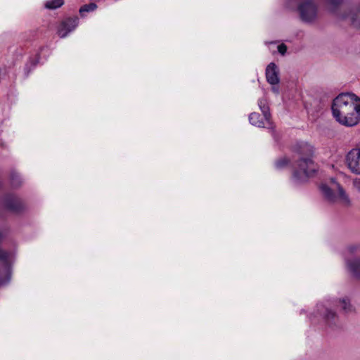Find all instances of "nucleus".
Segmentation results:
<instances>
[{
  "mask_svg": "<svg viewBox=\"0 0 360 360\" xmlns=\"http://www.w3.org/2000/svg\"><path fill=\"white\" fill-rule=\"evenodd\" d=\"M332 112L340 124L354 127L360 122V98L352 93L341 94L333 100Z\"/></svg>",
  "mask_w": 360,
  "mask_h": 360,
  "instance_id": "f257e3e1",
  "label": "nucleus"
},
{
  "mask_svg": "<svg viewBox=\"0 0 360 360\" xmlns=\"http://www.w3.org/2000/svg\"><path fill=\"white\" fill-rule=\"evenodd\" d=\"M294 150L300 157L296 162L292 181L295 185H299L315 176L319 166L314 160L315 148L311 144L301 141L295 145Z\"/></svg>",
  "mask_w": 360,
  "mask_h": 360,
  "instance_id": "f03ea898",
  "label": "nucleus"
},
{
  "mask_svg": "<svg viewBox=\"0 0 360 360\" xmlns=\"http://www.w3.org/2000/svg\"><path fill=\"white\" fill-rule=\"evenodd\" d=\"M320 189L324 197L330 202H339L344 206L350 205V199L343 188L332 178L328 183H323Z\"/></svg>",
  "mask_w": 360,
  "mask_h": 360,
  "instance_id": "7ed1b4c3",
  "label": "nucleus"
},
{
  "mask_svg": "<svg viewBox=\"0 0 360 360\" xmlns=\"http://www.w3.org/2000/svg\"><path fill=\"white\" fill-rule=\"evenodd\" d=\"M321 319L323 323L328 328H334L340 325V319L337 313L330 308L328 303L318 304L311 317V321Z\"/></svg>",
  "mask_w": 360,
  "mask_h": 360,
  "instance_id": "20e7f679",
  "label": "nucleus"
},
{
  "mask_svg": "<svg viewBox=\"0 0 360 360\" xmlns=\"http://www.w3.org/2000/svg\"><path fill=\"white\" fill-rule=\"evenodd\" d=\"M6 236V231L0 230V242ZM14 250H5L0 248V285L7 283L11 279V263L14 259Z\"/></svg>",
  "mask_w": 360,
  "mask_h": 360,
  "instance_id": "39448f33",
  "label": "nucleus"
},
{
  "mask_svg": "<svg viewBox=\"0 0 360 360\" xmlns=\"http://www.w3.org/2000/svg\"><path fill=\"white\" fill-rule=\"evenodd\" d=\"M297 11L304 22H314L318 15V6L314 0H297Z\"/></svg>",
  "mask_w": 360,
  "mask_h": 360,
  "instance_id": "423d86ee",
  "label": "nucleus"
},
{
  "mask_svg": "<svg viewBox=\"0 0 360 360\" xmlns=\"http://www.w3.org/2000/svg\"><path fill=\"white\" fill-rule=\"evenodd\" d=\"M266 78L268 83L271 85L272 92L278 96L280 94V78L278 66L274 63H269L266 68Z\"/></svg>",
  "mask_w": 360,
  "mask_h": 360,
  "instance_id": "0eeeda50",
  "label": "nucleus"
},
{
  "mask_svg": "<svg viewBox=\"0 0 360 360\" xmlns=\"http://www.w3.org/2000/svg\"><path fill=\"white\" fill-rule=\"evenodd\" d=\"M345 164L352 174L360 175V147L354 148L347 153Z\"/></svg>",
  "mask_w": 360,
  "mask_h": 360,
  "instance_id": "6e6552de",
  "label": "nucleus"
},
{
  "mask_svg": "<svg viewBox=\"0 0 360 360\" xmlns=\"http://www.w3.org/2000/svg\"><path fill=\"white\" fill-rule=\"evenodd\" d=\"M0 205L4 209L18 212L24 208L22 200L13 194H6L0 200Z\"/></svg>",
  "mask_w": 360,
  "mask_h": 360,
  "instance_id": "1a4fd4ad",
  "label": "nucleus"
},
{
  "mask_svg": "<svg viewBox=\"0 0 360 360\" xmlns=\"http://www.w3.org/2000/svg\"><path fill=\"white\" fill-rule=\"evenodd\" d=\"M342 19H349L352 25L356 30H360V0L356 1L354 8L348 14H340Z\"/></svg>",
  "mask_w": 360,
  "mask_h": 360,
  "instance_id": "9d476101",
  "label": "nucleus"
},
{
  "mask_svg": "<svg viewBox=\"0 0 360 360\" xmlns=\"http://www.w3.org/2000/svg\"><path fill=\"white\" fill-rule=\"evenodd\" d=\"M78 18H68L61 22L58 29V34L61 38L65 37L69 32L74 30L78 25Z\"/></svg>",
  "mask_w": 360,
  "mask_h": 360,
  "instance_id": "9b49d317",
  "label": "nucleus"
},
{
  "mask_svg": "<svg viewBox=\"0 0 360 360\" xmlns=\"http://www.w3.org/2000/svg\"><path fill=\"white\" fill-rule=\"evenodd\" d=\"M249 122L252 125L257 127H269L271 125V115H269L266 120L264 114L261 115L257 112H252L249 115Z\"/></svg>",
  "mask_w": 360,
  "mask_h": 360,
  "instance_id": "f8f14e48",
  "label": "nucleus"
},
{
  "mask_svg": "<svg viewBox=\"0 0 360 360\" xmlns=\"http://www.w3.org/2000/svg\"><path fill=\"white\" fill-rule=\"evenodd\" d=\"M346 266L349 273L360 280V258L347 259Z\"/></svg>",
  "mask_w": 360,
  "mask_h": 360,
  "instance_id": "ddd939ff",
  "label": "nucleus"
},
{
  "mask_svg": "<svg viewBox=\"0 0 360 360\" xmlns=\"http://www.w3.org/2000/svg\"><path fill=\"white\" fill-rule=\"evenodd\" d=\"M335 304L345 313H349L354 310L350 300L348 297H344L335 301Z\"/></svg>",
  "mask_w": 360,
  "mask_h": 360,
  "instance_id": "4468645a",
  "label": "nucleus"
},
{
  "mask_svg": "<svg viewBox=\"0 0 360 360\" xmlns=\"http://www.w3.org/2000/svg\"><path fill=\"white\" fill-rule=\"evenodd\" d=\"M326 6L327 9L333 13H337L338 8L342 5L345 0H322Z\"/></svg>",
  "mask_w": 360,
  "mask_h": 360,
  "instance_id": "2eb2a0df",
  "label": "nucleus"
},
{
  "mask_svg": "<svg viewBox=\"0 0 360 360\" xmlns=\"http://www.w3.org/2000/svg\"><path fill=\"white\" fill-rule=\"evenodd\" d=\"M258 106L262 111L264 116H265L266 119H268L269 115H271L269 112V108L268 105L267 100L265 98H262L258 100Z\"/></svg>",
  "mask_w": 360,
  "mask_h": 360,
  "instance_id": "dca6fc26",
  "label": "nucleus"
},
{
  "mask_svg": "<svg viewBox=\"0 0 360 360\" xmlns=\"http://www.w3.org/2000/svg\"><path fill=\"white\" fill-rule=\"evenodd\" d=\"M64 4V0H48L45 3V7L48 9H56Z\"/></svg>",
  "mask_w": 360,
  "mask_h": 360,
  "instance_id": "f3484780",
  "label": "nucleus"
},
{
  "mask_svg": "<svg viewBox=\"0 0 360 360\" xmlns=\"http://www.w3.org/2000/svg\"><path fill=\"white\" fill-rule=\"evenodd\" d=\"M360 252V244H353L349 245L345 251V256Z\"/></svg>",
  "mask_w": 360,
  "mask_h": 360,
  "instance_id": "a211bd4d",
  "label": "nucleus"
},
{
  "mask_svg": "<svg viewBox=\"0 0 360 360\" xmlns=\"http://www.w3.org/2000/svg\"><path fill=\"white\" fill-rule=\"evenodd\" d=\"M96 7H97V6L96 4L91 3V4L82 6L79 9V12H80L81 15H82L84 12L93 11L96 8Z\"/></svg>",
  "mask_w": 360,
  "mask_h": 360,
  "instance_id": "6ab92c4d",
  "label": "nucleus"
},
{
  "mask_svg": "<svg viewBox=\"0 0 360 360\" xmlns=\"http://www.w3.org/2000/svg\"><path fill=\"white\" fill-rule=\"evenodd\" d=\"M11 178L12 184L14 186L18 185L19 183L20 182V175L18 173H17L15 172L11 173Z\"/></svg>",
  "mask_w": 360,
  "mask_h": 360,
  "instance_id": "aec40b11",
  "label": "nucleus"
},
{
  "mask_svg": "<svg viewBox=\"0 0 360 360\" xmlns=\"http://www.w3.org/2000/svg\"><path fill=\"white\" fill-rule=\"evenodd\" d=\"M277 50L281 55H285L287 51V46L284 44H281L277 46Z\"/></svg>",
  "mask_w": 360,
  "mask_h": 360,
  "instance_id": "412c9836",
  "label": "nucleus"
},
{
  "mask_svg": "<svg viewBox=\"0 0 360 360\" xmlns=\"http://www.w3.org/2000/svg\"><path fill=\"white\" fill-rule=\"evenodd\" d=\"M288 163V160L285 158L281 159L278 160L276 163V165L278 168H281L283 166L286 165Z\"/></svg>",
  "mask_w": 360,
  "mask_h": 360,
  "instance_id": "4be33fe9",
  "label": "nucleus"
},
{
  "mask_svg": "<svg viewBox=\"0 0 360 360\" xmlns=\"http://www.w3.org/2000/svg\"><path fill=\"white\" fill-rule=\"evenodd\" d=\"M354 188L360 193V178H356L353 181Z\"/></svg>",
  "mask_w": 360,
  "mask_h": 360,
  "instance_id": "5701e85b",
  "label": "nucleus"
},
{
  "mask_svg": "<svg viewBox=\"0 0 360 360\" xmlns=\"http://www.w3.org/2000/svg\"><path fill=\"white\" fill-rule=\"evenodd\" d=\"M268 44H269L270 46L275 45V42H274V41L269 42Z\"/></svg>",
  "mask_w": 360,
  "mask_h": 360,
  "instance_id": "b1692460",
  "label": "nucleus"
}]
</instances>
